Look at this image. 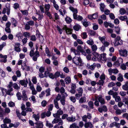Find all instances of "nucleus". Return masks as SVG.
<instances>
[{"label": "nucleus", "mask_w": 128, "mask_h": 128, "mask_svg": "<svg viewBox=\"0 0 128 128\" xmlns=\"http://www.w3.org/2000/svg\"><path fill=\"white\" fill-rule=\"evenodd\" d=\"M35 49L34 48L32 49L30 53V56L32 57V59L34 61H37L38 58L40 56L39 52L38 51H36L34 52V50Z\"/></svg>", "instance_id": "1"}, {"label": "nucleus", "mask_w": 128, "mask_h": 128, "mask_svg": "<svg viewBox=\"0 0 128 128\" xmlns=\"http://www.w3.org/2000/svg\"><path fill=\"white\" fill-rule=\"evenodd\" d=\"M72 62L76 65L82 66L83 65V63L80 56H75L72 59Z\"/></svg>", "instance_id": "2"}, {"label": "nucleus", "mask_w": 128, "mask_h": 128, "mask_svg": "<svg viewBox=\"0 0 128 128\" xmlns=\"http://www.w3.org/2000/svg\"><path fill=\"white\" fill-rule=\"evenodd\" d=\"M53 124H58V126L59 125L62 126L63 124V121L60 118H54L52 122Z\"/></svg>", "instance_id": "3"}, {"label": "nucleus", "mask_w": 128, "mask_h": 128, "mask_svg": "<svg viewBox=\"0 0 128 128\" xmlns=\"http://www.w3.org/2000/svg\"><path fill=\"white\" fill-rule=\"evenodd\" d=\"M94 97L95 100H98L101 104H105L104 99L101 95H100L98 96H95Z\"/></svg>", "instance_id": "4"}, {"label": "nucleus", "mask_w": 128, "mask_h": 128, "mask_svg": "<svg viewBox=\"0 0 128 128\" xmlns=\"http://www.w3.org/2000/svg\"><path fill=\"white\" fill-rule=\"evenodd\" d=\"M123 62V59L121 58H118L116 61L114 62V64L117 67H118Z\"/></svg>", "instance_id": "5"}, {"label": "nucleus", "mask_w": 128, "mask_h": 128, "mask_svg": "<svg viewBox=\"0 0 128 128\" xmlns=\"http://www.w3.org/2000/svg\"><path fill=\"white\" fill-rule=\"evenodd\" d=\"M20 43L16 42L14 46V49L15 50L18 52H20L21 51V50L20 48Z\"/></svg>", "instance_id": "6"}, {"label": "nucleus", "mask_w": 128, "mask_h": 128, "mask_svg": "<svg viewBox=\"0 0 128 128\" xmlns=\"http://www.w3.org/2000/svg\"><path fill=\"white\" fill-rule=\"evenodd\" d=\"M108 72L109 73V74L111 75L112 73L116 74L118 73L119 71L117 69H113L110 68L108 70Z\"/></svg>", "instance_id": "7"}, {"label": "nucleus", "mask_w": 128, "mask_h": 128, "mask_svg": "<svg viewBox=\"0 0 128 128\" xmlns=\"http://www.w3.org/2000/svg\"><path fill=\"white\" fill-rule=\"evenodd\" d=\"M62 29L64 30L67 34H70L72 33V30L68 28L66 25L64 26L63 27Z\"/></svg>", "instance_id": "8"}, {"label": "nucleus", "mask_w": 128, "mask_h": 128, "mask_svg": "<svg viewBox=\"0 0 128 128\" xmlns=\"http://www.w3.org/2000/svg\"><path fill=\"white\" fill-rule=\"evenodd\" d=\"M76 118L75 116L72 115L67 118V120L68 122H74L76 120Z\"/></svg>", "instance_id": "9"}, {"label": "nucleus", "mask_w": 128, "mask_h": 128, "mask_svg": "<svg viewBox=\"0 0 128 128\" xmlns=\"http://www.w3.org/2000/svg\"><path fill=\"white\" fill-rule=\"evenodd\" d=\"M119 52L120 54L123 56H126L127 55V51L126 50H120Z\"/></svg>", "instance_id": "10"}, {"label": "nucleus", "mask_w": 128, "mask_h": 128, "mask_svg": "<svg viewBox=\"0 0 128 128\" xmlns=\"http://www.w3.org/2000/svg\"><path fill=\"white\" fill-rule=\"evenodd\" d=\"M35 124L36 125V126L35 127L36 128H43L44 126L43 123L41 121H37Z\"/></svg>", "instance_id": "11"}, {"label": "nucleus", "mask_w": 128, "mask_h": 128, "mask_svg": "<svg viewBox=\"0 0 128 128\" xmlns=\"http://www.w3.org/2000/svg\"><path fill=\"white\" fill-rule=\"evenodd\" d=\"M96 66V64L94 63L91 65H90V64L88 63L86 65V67L92 70H93L94 69Z\"/></svg>", "instance_id": "12"}, {"label": "nucleus", "mask_w": 128, "mask_h": 128, "mask_svg": "<svg viewBox=\"0 0 128 128\" xmlns=\"http://www.w3.org/2000/svg\"><path fill=\"white\" fill-rule=\"evenodd\" d=\"M28 82L27 80H20L19 82V83L22 86H24L25 87H26L27 86V84Z\"/></svg>", "instance_id": "13"}, {"label": "nucleus", "mask_w": 128, "mask_h": 128, "mask_svg": "<svg viewBox=\"0 0 128 128\" xmlns=\"http://www.w3.org/2000/svg\"><path fill=\"white\" fill-rule=\"evenodd\" d=\"M107 110V108L105 106H103L101 107H99L98 109V111L101 113L103 111L106 112Z\"/></svg>", "instance_id": "14"}, {"label": "nucleus", "mask_w": 128, "mask_h": 128, "mask_svg": "<svg viewBox=\"0 0 128 128\" xmlns=\"http://www.w3.org/2000/svg\"><path fill=\"white\" fill-rule=\"evenodd\" d=\"M84 127L85 128H88L89 127L90 128H92L93 126L92 122H86L84 124Z\"/></svg>", "instance_id": "15"}, {"label": "nucleus", "mask_w": 128, "mask_h": 128, "mask_svg": "<svg viewBox=\"0 0 128 128\" xmlns=\"http://www.w3.org/2000/svg\"><path fill=\"white\" fill-rule=\"evenodd\" d=\"M70 50L71 52H73L76 55L79 56L80 53L77 50H76L74 48H70Z\"/></svg>", "instance_id": "16"}, {"label": "nucleus", "mask_w": 128, "mask_h": 128, "mask_svg": "<svg viewBox=\"0 0 128 128\" xmlns=\"http://www.w3.org/2000/svg\"><path fill=\"white\" fill-rule=\"evenodd\" d=\"M22 99L24 100H26L28 99V97L27 96L26 92L25 91L23 90L22 92Z\"/></svg>", "instance_id": "17"}, {"label": "nucleus", "mask_w": 128, "mask_h": 128, "mask_svg": "<svg viewBox=\"0 0 128 128\" xmlns=\"http://www.w3.org/2000/svg\"><path fill=\"white\" fill-rule=\"evenodd\" d=\"M86 102V98L85 97H82L79 100V102L80 104L84 103Z\"/></svg>", "instance_id": "18"}, {"label": "nucleus", "mask_w": 128, "mask_h": 128, "mask_svg": "<svg viewBox=\"0 0 128 128\" xmlns=\"http://www.w3.org/2000/svg\"><path fill=\"white\" fill-rule=\"evenodd\" d=\"M6 12L8 15L10 14V5L9 4H7L6 6Z\"/></svg>", "instance_id": "19"}, {"label": "nucleus", "mask_w": 128, "mask_h": 128, "mask_svg": "<svg viewBox=\"0 0 128 128\" xmlns=\"http://www.w3.org/2000/svg\"><path fill=\"white\" fill-rule=\"evenodd\" d=\"M70 128H80L79 127L76 122H74L70 126Z\"/></svg>", "instance_id": "20"}, {"label": "nucleus", "mask_w": 128, "mask_h": 128, "mask_svg": "<svg viewBox=\"0 0 128 128\" xmlns=\"http://www.w3.org/2000/svg\"><path fill=\"white\" fill-rule=\"evenodd\" d=\"M77 50H78V51H79L80 52H82V53L84 54H86V53L84 52L82 48L80 45L78 46H77Z\"/></svg>", "instance_id": "21"}, {"label": "nucleus", "mask_w": 128, "mask_h": 128, "mask_svg": "<svg viewBox=\"0 0 128 128\" xmlns=\"http://www.w3.org/2000/svg\"><path fill=\"white\" fill-rule=\"evenodd\" d=\"M36 35L39 38V40L40 42H42L44 40V37L42 36L41 35L39 32H36Z\"/></svg>", "instance_id": "22"}, {"label": "nucleus", "mask_w": 128, "mask_h": 128, "mask_svg": "<svg viewBox=\"0 0 128 128\" xmlns=\"http://www.w3.org/2000/svg\"><path fill=\"white\" fill-rule=\"evenodd\" d=\"M106 54L104 53H103L102 54H101V58L100 60H101L104 62H105L106 60Z\"/></svg>", "instance_id": "23"}, {"label": "nucleus", "mask_w": 128, "mask_h": 128, "mask_svg": "<svg viewBox=\"0 0 128 128\" xmlns=\"http://www.w3.org/2000/svg\"><path fill=\"white\" fill-rule=\"evenodd\" d=\"M30 88L32 91V94L33 95H35L37 94V91H36L34 87L32 86L30 87Z\"/></svg>", "instance_id": "24"}, {"label": "nucleus", "mask_w": 128, "mask_h": 128, "mask_svg": "<svg viewBox=\"0 0 128 128\" xmlns=\"http://www.w3.org/2000/svg\"><path fill=\"white\" fill-rule=\"evenodd\" d=\"M11 22L12 24L14 27L16 26L17 22L16 20L14 18H12L11 19Z\"/></svg>", "instance_id": "25"}, {"label": "nucleus", "mask_w": 128, "mask_h": 128, "mask_svg": "<svg viewBox=\"0 0 128 128\" xmlns=\"http://www.w3.org/2000/svg\"><path fill=\"white\" fill-rule=\"evenodd\" d=\"M86 42L90 46H92L94 43L93 39L91 38H90L89 40H88Z\"/></svg>", "instance_id": "26"}, {"label": "nucleus", "mask_w": 128, "mask_h": 128, "mask_svg": "<svg viewBox=\"0 0 128 128\" xmlns=\"http://www.w3.org/2000/svg\"><path fill=\"white\" fill-rule=\"evenodd\" d=\"M93 54L98 60H100L101 58V54H98L97 52H94L93 53Z\"/></svg>", "instance_id": "27"}, {"label": "nucleus", "mask_w": 128, "mask_h": 128, "mask_svg": "<svg viewBox=\"0 0 128 128\" xmlns=\"http://www.w3.org/2000/svg\"><path fill=\"white\" fill-rule=\"evenodd\" d=\"M11 122V120L9 118H8L7 117H6L3 120V122L4 123L9 124Z\"/></svg>", "instance_id": "28"}, {"label": "nucleus", "mask_w": 128, "mask_h": 128, "mask_svg": "<svg viewBox=\"0 0 128 128\" xmlns=\"http://www.w3.org/2000/svg\"><path fill=\"white\" fill-rule=\"evenodd\" d=\"M100 10L102 12H104V9L106 7V6L103 3H101L100 4Z\"/></svg>", "instance_id": "29"}, {"label": "nucleus", "mask_w": 128, "mask_h": 128, "mask_svg": "<svg viewBox=\"0 0 128 128\" xmlns=\"http://www.w3.org/2000/svg\"><path fill=\"white\" fill-rule=\"evenodd\" d=\"M32 117L34 118L35 120L37 121H38L40 119V116L38 114H33L32 115Z\"/></svg>", "instance_id": "30"}, {"label": "nucleus", "mask_w": 128, "mask_h": 128, "mask_svg": "<svg viewBox=\"0 0 128 128\" xmlns=\"http://www.w3.org/2000/svg\"><path fill=\"white\" fill-rule=\"evenodd\" d=\"M65 20L66 22L68 24L70 23L72 21V20L71 18L70 17L67 16L65 18Z\"/></svg>", "instance_id": "31"}, {"label": "nucleus", "mask_w": 128, "mask_h": 128, "mask_svg": "<svg viewBox=\"0 0 128 128\" xmlns=\"http://www.w3.org/2000/svg\"><path fill=\"white\" fill-rule=\"evenodd\" d=\"M114 45L116 46H117L119 45H121L123 44L122 41L121 40H120L117 42H114Z\"/></svg>", "instance_id": "32"}, {"label": "nucleus", "mask_w": 128, "mask_h": 128, "mask_svg": "<svg viewBox=\"0 0 128 128\" xmlns=\"http://www.w3.org/2000/svg\"><path fill=\"white\" fill-rule=\"evenodd\" d=\"M73 28L75 30L78 31L81 28V27L79 25L76 24L73 27Z\"/></svg>", "instance_id": "33"}, {"label": "nucleus", "mask_w": 128, "mask_h": 128, "mask_svg": "<svg viewBox=\"0 0 128 128\" xmlns=\"http://www.w3.org/2000/svg\"><path fill=\"white\" fill-rule=\"evenodd\" d=\"M88 105L90 108L93 109L94 108V103L92 101H89L88 103Z\"/></svg>", "instance_id": "34"}, {"label": "nucleus", "mask_w": 128, "mask_h": 128, "mask_svg": "<svg viewBox=\"0 0 128 128\" xmlns=\"http://www.w3.org/2000/svg\"><path fill=\"white\" fill-rule=\"evenodd\" d=\"M81 36L82 39H85L87 38L88 35L86 32H84L82 33Z\"/></svg>", "instance_id": "35"}, {"label": "nucleus", "mask_w": 128, "mask_h": 128, "mask_svg": "<svg viewBox=\"0 0 128 128\" xmlns=\"http://www.w3.org/2000/svg\"><path fill=\"white\" fill-rule=\"evenodd\" d=\"M16 36L18 38L19 40H20L23 38L22 34L20 32H18Z\"/></svg>", "instance_id": "36"}, {"label": "nucleus", "mask_w": 128, "mask_h": 128, "mask_svg": "<svg viewBox=\"0 0 128 128\" xmlns=\"http://www.w3.org/2000/svg\"><path fill=\"white\" fill-rule=\"evenodd\" d=\"M98 38L102 43L105 41L106 37L105 36H104L102 37L99 36Z\"/></svg>", "instance_id": "37"}, {"label": "nucleus", "mask_w": 128, "mask_h": 128, "mask_svg": "<svg viewBox=\"0 0 128 128\" xmlns=\"http://www.w3.org/2000/svg\"><path fill=\"white\" fill-rule=\"evenodd\" d=\"M65 80L66 82V84H68L70 83L71 82V80L69 76L66 77L65 79Z\"/></svg>", "instance_id": "38"}, {"label": "nucleus", "mask_w": 128, "mask_h": 128, "mask_svg": "<svg viewBox=\"0 0 128 128\" xmlns=\"http://www.w3.org/2000/svg\"><path fill=\"white\" fill-rule=\"evenodd\" d=\"M69 9L72 12L74 13H78V10L76 8H74L72 6H70L69 7Z\"/></svg>", "instance_id": "39"}, {"label": "nucleus", "mask_w": 128, "mask_h": 128, "mask_svg": "<svg viewBox=\"0 0 128 128\" xmlns=\"http://www.w3.org/2000/svg\"><path fill=\"white\" fill-rule=\"evenodd\" d=\"M46 126L50 128H52L53 126V125L47 120L46 121Z\"/></svg>", "instance_id": "40"}, {"label": "nucleus", "mask_w": 128, "mask_h": 128, "mask_svg": "<svg viewBox=\"0 0 128 128\" xmlns=\"http://www.w3.org/2000/svg\"><path fill=\"white\" fill-rule=\"evenodd\" d=\"M50 6L49 4H46L45 5V11H48L50 8Z\"/></svg>", "instance_id": "41"}, {"label": "nucleus", "mask_w": 128, "mask_h": 128, "mask_svg": "<svg viewBox=\"0 0 128 128\" xmlns=\"http://www.w3.org/2000/svg\"><path fill=\"white\" fill-rule=\"evenodd\" d=\"M118 77L117 78L118 80L120 82H122L123 80V78L122 76L120 74H118Z\"/></svg>", "instance_id": "42"}, {"label": "nucleus", "mask_w": 128, "mask_h": 128, "mask_svg": "<svg viewBox=\"0 0 128 128\" xmlns=\"http://www.w3.org/2000/svg\"><path fill=\"white\" fill-rule=\"evenodd\" d=\"M23 36L25 38H29L30 35V33L28 32H26L23 34Z\"/></svg>", "instance_id": "43"}, {"label": "nucleus", "mask_w": 128, "mask_h": 128, "mask_svg": "<svg viewBox=\"0 0 128 128\" xmlns=\"http://www.w3.org/2000/svg\"><path fill=\"white\" fill-rule=\"evenodd\" d=\"M77 91L78 92V93L82 94L83 92V90L82 88L80 87L78 88L77 90Z\"/></svg>", "instance_id": "44"}, {"label": "nucleus", "mask_w": 128, "mask_h": 128, "mask_svg": "<svg viewBox=\"0 0 128 128\" xmlns=\"http://www.w3.org/2000/svg\"><path fill=\"white\" fill-rule=\"evenodd\" d=\"M83 25L86 27L88 26L89 24V23L88 22H86V20H84L82 22Z\"/></svg>", "instance_id": "45"}, {"label": "nucleus", "mask_w": 128, "mask_h": 128, "mask_svg": "<svg viewBox=\"0 0 128 128\" xmlns=\"http://www.w3.org/2000/svg\"><path fill=\"white\" fill-rule=\"evenodd\" d=\"M16 113L17 116L19 119L21 118V114L19 110L18 109L16 110Z\"/></svg>", "instance_id": "46"}, {"label": "nucleus", "mask_w": 128, "mask_h": 128, "mask_svg": "<svg viewBox=\"0 0 128 128\" xmlns=\"http://www.w3.org/2000/svg\"><path fill=\"white\" fill-rule=\"evenodd\" d=\"M91 48L92 50L94 52L96 51L97 49V47L96 44H93L91 46Z\"/></svg>", "instance_id": "47"}, {"label": "nucleus", "mask_w": 128, "mask_h": 128, "mask_svg": "<svg viewBox=\"0 0 128 128\" xmlns=\"http://www.w3.org/2000/svg\"><path fill=\"white\" fill-rule=\"evenodd\" d=\"M119 19L122 21H125L127 20V18L126 16H121L119 18Z\"/></svg>", "instance_id": "48"}, {"label": "nucleus", "mask_w": 128, "mask_h": 128, "mask_svg": "<svg viewBox=\"0 0 128 128\" xmlns=\"http://www.w3.org/2000/svg\"><path fill=\"white\" fill-rule=\"evenodd\" d=\"M104 83V80H100L98 82L96 83L97 84L101 86H103Z\"/></svg>", "instance_id": "49"}, {"label": "nucleus", "mask_w": 128, "mask_h": 128, "mask_svg": "<svg viewBox=\"0 0 128 128\" xmlns=\"http://www.w3.org/2000/svg\"><path fill=\"white\" fill-rule=\"evenodd\" d=\"M36 90L37 92H40L42 90V88L40 86L39 83L37 84Z\"/></svg>", "instance_id": "50"}, {"label": "nucleus", "mask_w": 128, "mask_h": 128, "mask_svg": "<svg viewBox=\"0 0 128 128\" xmlns=\"http://www.w3.org/2000/svg\"><path fill=\"white\" fill-rule=\"evenodd\" d=\"M0 73L1 74L2 76V77L4 78L5 77V72L1 68L0 69Z\"/></svg>", "instance_id": "51"}, {"label": "nucleus", "mask_w": 128, "mask_h": 128, "mask_svg": "<svg viewBox=\"0 0 128 128\" xmlns=\"http://www.w3.org/2000/svg\"><path fill=\"white\" fill-rule=\"evenodd\" d=\"M54 102L55 107L57 109L59 108V106L58 101H56V100H54Z\"/></svg>", "instance_id": "52"}, {"label": "nucleus", "mask_w": 128, "mask_h": 128, "mask_svg": "<svg viewBox=\"0 0 128 128\" xmlns=\"http://www.w3.org/2000/svg\"><path fill=\"white\" fill-rule=\"evenodd\" d=\"M13 87L16 90H18L20 88V87L19 86L18 84L16 83L13 84Z\"/></svg>", "instance_id": "53"}, {"label": "nucleus", "mask_w": 128, "mask_h": 128, "mask_svg": "<svg viewBox=\"0 0 128 128\" xmlns=\"http://www.w3.org/2000/svg\"><path fill=\"white\" fill-rule=\"evenodd\" d=\"M30 40L32 41H35L36 40V38L34 35H32L30 36Z\"/></svg>", "instance_id": "54"}, {"label": "nucleus", "mask_w": 128, "mask_h": 128, "mask_svg": "<svg viewBox=\"0 0 128 128\" xmlns=\"http://www.w3.org/2000/svg\"><path fill=\"white\" fill-rule=\"evenodd\" d=\"M50 88H48L46 90V96H49L50 95Z\"/></svg>", "instance_id": "55"}, {"label": "nucleus", "mask_w": 128, "mask_h": 128, "mask_svg": "<svg viewBox=\"0 0 128 128\" xmlns=\"http://www.w3.org/2000/svg\"><path fill=\"white\" fill-rule=\"evenodd\" d=\"M16 96L17 97L18 99V100H20L22 98V96L20 93L18 92L16 94Z\"/></svg>", "instance_id": "56"}, {"label": "nucleus", "mask_w": 128, "mask_h": 128, "mask_svg": "<svg viewBox=\"0 0 128 128\" xmlns=\"http://www.w3.org/2000/svg\"><path fill=\"white\" fill-rule=\"evenodd\" d=\"M44 13L50 19H52V18L50 12L49 11L45 12Z\"/></svg>", "instance_id": "57"}, {"label": "nucleus", "mask_w": 128, "mask_h": 128, "mask_svg": "<svg viewBox=\"0 0 128 128\" xmlns=\"http://www.w3.org/2000/svg\"><path fill=\"white\" fill-rule=\"evenodd\" d=\"M13 90H11V89H9L6 92V94L10 96H12L13 95V94L11 93V92Z\"/></svg>", "instance_id": "58"}, {"label": "nucleus", "mask_w": 128, "mask_h": 128, "mask_svg": "<svg viewBox=\"0 0 128 128\" xmlns=\"http://www.w3.org/2000/svg\"><path fill=\"white\" fill-rule=\"evenodd\" d=\"M124 102L126 105L128 104V97H124L123 99Z\"/></svg>", "instance_id": "59"}, {"label": "nucleus", "mask_w": 128, "mask_h": 128, "mask_svg": "<svg viewBox=\"0 0 128 128\" xmlns=\"http://www.w3.org/2000/svg\"><path fill=\"white\" fill-rule=\"evenodd\" d=\"M82 94L78 93H76L75 95V96L77 100L80 99V97L82 96Z\"/></svg>", "instance_id": "60"}, {"label": "nucleus", "mask_w": 128, "mask_h": 128, "mask_svg": "<svg viewBox=\"0 0 128 128\" xmlns=\"http://www.w3.org/2000/svg\"><path fill=\"white\" fill-rule=\"evenodd\" d=\"M8 105L10 107H12L15 106V104L12 102H10L8 103Z\"/></svg>", "instance_id": "61"}, {"label": "nucleus", "mask_w": 128, "mask_h": 128, "mask_svg": "<svg viewBox=\"0 0 128 128\" xmlns=\"http://www.w3.org/2000/svg\"><path fill=\"white\" fill-rule=\"evenodd\" d=\"M122 89L125 90H128V85L126 84L123 85L122 87Z\"/></svg>", "instance_id": "62"}, {"label": "nucleus", "mask_w": 128, "mask_h": 128, "mask_svg": "<svg viewBox=\"0 0 128 128\" xmlns=\"http://www.w3.org/2000/svg\"><path fill=\"white\" fill-rule=\"evenodd\" d=\"M120 12L122 15H123L126 13V11L124 8H121L120 10Z\"/></svg>", "instance_id": "63"}, {"label": "nucleus", "mask_w": 128, "mask_h": 128, "mask_svg": "<svg viewBox=\"0 0 128 128\" xmlns=\"http://www.w3.org/2000/svg\"><path fill=\"white\" fill-rule=\"evenodd\" d=\"M57 112L59 116L62 115L63 113V111L61 110L60 108L58 110Z\"/></svg>", "instance_id": "64"}]
</instances>
